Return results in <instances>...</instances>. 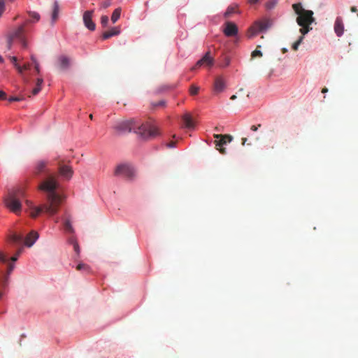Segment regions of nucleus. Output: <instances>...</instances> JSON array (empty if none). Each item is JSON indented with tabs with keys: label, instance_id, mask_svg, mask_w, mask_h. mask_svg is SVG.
<instances>
[{
	"label": "nucleus",
	"instance_id": "obj_25",
	"mask_svg": "<svg viewBox=\"0 0 358 358\" xmlns=\"http://www.w3.org/2000/svg\"><path fill=\"white\" fill-rule=\"evenodd\" d=\"M28 13H29V15L31 18V20H29V23H32V22L34 23L36 22L39 21L40 15L38 13L34 12V11H29Z\"/></svg>",
	"mask_w": 358,
	"mask_h": 358
},
{
	"label": "nucleus",
	"instance_id": "obj_51",
	"mask_svg": "<svg viewBox=\"0 0 358 358\" xmlns=\"http://www.w3.org/2000/svg\"><path fill=\"white\" fill-rule=\"evenodd\" d=\"M3 292L0 291V299L3 297Z\"/></svg>",
	"mask_w": 358,
	"mask_h": 358
},
{
	"label": "nucleus",
	"instance_id": "obj_19",
	"mask_svg": "<svg viewBox=\"0 0 358 358\" xmlns=\"http://www.w3.org/2000/svg\"><path fill=\"white\" fill-rule=\"evenodd\" d=\"M43 83V79L41 78H38L36 80V87L31 90L30 92H27V94L29 97L31 96H35L38 94V92L41 90V86Z\"/></svg>",
	"mask_w": 358,
	"mask_h": 358
},
{
	"label": "nucleus",
	"instance_id": "obj_49",
	"mask_svg": "<svg viewBox=\"0 0 358 358\" xmlns=\"http://www.w3.org/2000/svg\"><path fill=\"white\" fill-rule=\"evenodd\" d=\"M328 92V89L327 87H324L322 90V93H327Z\"/></svg>",
	"mask_w": 358,
	"mask_h": 358
},
{
	"label": "nucleus",
	"instance_id": "obj_39",
	"mask_svg": "<svg viewBox=\"0 0 358 358\" xmlns=\"http://www.w3.org/2000/svg\"><path fill=\"white\" fill-rule=\"evenodd\" d=\"M73 248L76 254L78 255L80 254V247L78 243L73 245Z\"/></svg>",
	"mask_w": 358,
	"mask_h": 358
},
{
	"label": "nucleus",
	"instance_id": "obj_42",
	"mask_svg": "<svg viewBox=\"0 0 358 358\" xmlns=\"http://www.w3.org/2000/svg\"><path fill=\"white\" fill-rule=\"evenodd\" d=\"M175 146H176V142L175 141H171L169 143H167V147L168 148H174Z\"/></svg>",
	"mask_w": 358,
	"mask_h": 358
},
{
	"label": "nucleus",
	"instance_id": "obj_3",
	"mask_svg": "<svg viewBox=\"0 0 358 358\" xmlns=\"http://www.w3.org/2000/svg\"><path fill=\"white\" fill-rule=\"evenodd\" d=\"M292 8L298 15L296 21L301 27L300 33L302 35H306L312 29L310 25L315 21L313 12L310 10L304 9L301 3H294Z\"/></svg>",
	"mask_w": 358,
	"mask_h": 358
},
{
	"label": "nucleus",
	"instance_id": "obj_28",
	"mask_svg": "<svg viewBox=\"0 0 358 358\" xmlns=\"http://www.w3.org/2000/svg\"><path fill=\"white\" fill-rule=\"evenodd\" d=\"M64 227L66 231L69 233H74V229L71 225V223L69 220H66L64 223Z\"/></svg>",
	"mask_w": 358,
	"mask_h": 358
},
{
	"label": "nucleus",
	"instance_id": "obj_13",
	"mask_svg": "<svg viewBox=\"0 0 358 358\" xmlns=\"http://www.w3.org/2000/svg\"><path fill=\"white\" fill-rule=\"evenodd\" d=\"M238 33V27L237 26L231 22H227L225 24V28L224 29V34L227 36H236Z\"/></svg>",
	"mask_w": 358,
	"mask_h": 358
},
{
	"label": "nucleus",
	"instance_id": "obj_37",
	"mask_svg": "<svg viewBox=\"0 0 358 358\" xmlns=\"http://www.w3.org/2000/svg\"><path fill=\"white\" fill-rule=\"evenodd\" d=\"M248 139L247 137L242 138V139H241V141H242L241 144L243 145H245V144H247L248 145H251L252 143H248Z\"/></svg>",
	"mask_w": 358,
	"mask_h": 358
},
{
	"label": "nucleus",
	"instance_id": "obj_34",
	"mask_svg": "<svg viewBox=\"0 0 358 358\" xmlns=\"http://www.w3.org/2000/svg\"><path fill=\"white\" fill-rule=\"evenodd\" d=\"M262 53L260 50H257V48L256 50H255L252 54H251V57L252 58H255L256 57H262Z\"/></svg>",
	"mask_w": 358,
	"mask_h": 358
},
{
	"label": "nucleus",
	"instance_id": "obj_29",
	"mask_svg": "<svg viewBox=\"0 0 358 358\" xmlns=\"http://www.w3.org/2000/svg\"><path fill=\"white\" fill-rule=\"evenodd\" d=\"M276 4H277V0H268L266 3L265 6L267 10H272L273 8H275Z\"/></svg>",
	"mask_w": 358,
	"mask_h": 358
},
{
	"label": "nucleus",
	"instance_id": "obj_5",
	"mask_svg": "<svg viewBox=\"0 0 358 358\" xmlns=\"http://www.w3.org/2000/svg\"><path fill=\"white\" fill-rule=\"evenodd\" d=\"M24 193L21 189L13 191L4 199L6 206L13 213L18 214L22 209L21 199Z\"/></svg>",
	"mask_w": 358,
	"mask_h": 358
},
{
	"label": "nucleus",
	"instance_id": "obj_16",
	"mask_svg": "<svg viewBox=\"0 0 358 358\" xmlns=\"http://www.w3.org/2000/svg\"><path fill=\"white\" fill-rule=\"evenodd\" d=\"M59 172L60 175L67 179H70L73 176V170L71 167L66 165H61L59 167Z\"/></svg>",
	"mask_w": 358,
	"mask_h": 358
},
{
	"label": "nucleus",
	"instance_id": "obj_24",
	"mask_svg": "<svg viewBox=\"0 0 358 358\" xmlns=\"http://www.w3.org/2000/svg\"><path fill=\"white\" fill-rule=\"evenodd\" d=\"M120 15H121V8H116L113 11L112 16H111V20H112L113 23H115L119 20Z\"/></svg>",
	"mask_w": 358,
	"mask_h": 358
},
{
	"label": "nucleus",
	"instance_id": "obj_45",
	"mask_svg": "<svg viewBox=\"0 0 358 358\" xmlns=\"http://www.w3.org/2000/svg\"><path fill=\"white\" fill-rule=\"evenodd\" d=\"M9 101H20V99L17 97H10L9 99Z\"/></svg>",
	"mask_w": 358,
	"mask_h": 358
},
{
	"label": "nucleus",
	"instance_id": "obj_30",
	"mask_svg": "<svg viewBox=\"0 0 358 358\" xmlns=\"http://www.w3.org/2000/svg\"><path fill=\"white\" fill-rule=\"evenodd\" d=\"M303 36H304V35L301 36L299 38V39H298L296 42H294V43H293V45H292V49H293L294 50H295V51H296V50H298L299 45L302 43V41H303Z\"/></svg>",
	"mask_w": 358,
	"mask_h": 358
},
{
	"label": "nucleus",
	"instance_id": "obj_17",
	"mask_svg": "<svg viewBox=\"0 0 358 358\" xmlns=\"http://www.w3.org/2000/svg\"><path fill=\"white\" fill-rule=\"evenodd\" d=\"M334 31L338 36H341L344 31V25L341 17H336L334 23Z\"/></svg>",
	"mask_w": 358,
	"mask_h": 358
},
{
	"label": "nucleus",
	"instance_id": "obj_53",
	"mask_svg": "<svg viewBox=\"0 0 358 358\" xmlns=\"http://www.w3.org/2000/svg\"><path fill=\"white\" fill-rule=\"evenodd\" d=\"M18 17H19L18 15L15 16L13 20H16L18 18Z\"/></svg>",
	"mask_w": 358,
	"mask_h": 358
},
{
	"label": "nucleus",
	"instance_id": "obj_43",
	"mask_svg": "<svg viewBox=\"0 0 358 358\" xmlns=\"http://www.w3.org/2000/svg\"><path fill=\"white\" fill-rule=\"evenodd\" d=\"M165 106V101H160L158 103L155 104V106Z\"/></svg>",
	"mask_w": 358,
	"mask_h": 358
},
{
	"label": "nucleus",
	"instance_id": "obj_12",
	"mask_svg": "<svg viewBox=\"0 0 358 358\" xmlns=\"http://www.w3.org/2000/svg\"><path fill=\"white\" fill-rule=\"evenodd\" d=\"M71 58L66 55H60L57 58V66L62 71L67 70L71 66Z\"/></svg>",
	"mask_w": 358,
	"mask_h": 358
},
{
	"label": "nucleus",
	"instance_id": "obj_35",
	"mask_svg": "<svg viewBox=\"0 0 358 358\" xmlns=\"http://www.w3.org/2000/svg\"><path fill=\"white\" fill-rule=\"evenodd\" d=\"M229 64H230V59L227 57H225L224 59V63L222 64H221L220 66L222 67H225V66H229Z\"/></svg>",
	"mask_w": 358,
	"mask_h": 358
},
{
	"label": "nucleus",
	"instance_id": "obj_40",
	"mask_svg": "<svg viewBox=\"0 0 358 358\" xmlns=\"http://www.w3.org/2000/svg\"><path fill=\"white\" fill-rule=\"evenodd\" d=\"M34 69H35L36 73L39 74L40 73V66H39L38 62H36V64H34Z\"/></svg>",
	"mask_w": 358,
	"mask_h": 358
},
{
	"label": "nucleus",
	"instance_id": "obj_55",
	"mask_svg": "<svg viewBox=\"0 0 358 358\" xmlns=\"http://www.w3.org/2000/svg\"><path fill=\"white\" fill-rule=\"evenodd\" d=\"M27 203L29 206L31 203L29 201H27Z\"/></svg>",
	"mask_w": 358,
	"mask_h": 358
},
{
	"label": "nucleus",
	"instance_id": "obj_26",
	"mask_svg": "<svg viewBox=\"0 0 358 358\" xmlns=\"http://www.w3.org/2000/svg\"><path fill=\"white\" fill-rule=\"evenodd\" d=\"M76 270L87 273L90 272V266L87 264L83 263L78 264L76 266Z\"/></svg>",
	"mask_w": 358,
	"mask_h": 358
},
{
	"label": "nucleus",
	"instance_id": "obj_20",
	"mask_svg": "<svg viewBox=\"0 0 358 358\" xmlns=\"http://www.w3.org/2000/svg\"><path fill=\"white\" fill-rule=\"evenodd\" d=\"M120 33V29L118 27H115L112 28L110 30L105 31L103 35L102 38L103 39H108L112 36H117Z\"/></svg>",
	"mask_w": 358,
	"mask_h": 358
},
{
	"label": "nucleus",
	"instance_id": "obj_46",
	"mask_svg": "<svg viewBox=\"0 0 358 358\" xmlns=\"http://www.w3.org/2000/svg\"><path fill=\"white\" fill-rule=\"evenodd\" d=\"M31 59L33 62L34 64H36V62H38L36 58L34 55L31 56Z\"/></svg>",
	"mask_w": 358,
	"mask_h": 358
},
{
	"label": "nucleus",
	"instance_id": "obj_52",
	"mask_svg": "<svg viewBox=\"0 0 358 358\" xmlns=\"http://www.w3.org/2000/svg\"><path fill=\"white\" fill-rule=\"evenodd\" d=\"M90 118L91 120H92V119H93V115H92V114H90Z\"/></svg>",
	"mask_w": 358,
	"mask_h": 358
},
{
	"label": "nucleus",
	"instance_id": "obj_54",
	"mask_svg": "<svg viewBox=\"0 0 358 358\" xmlns=\"http://www.w3.org/2000/svg\"><path fill=\"white\" fill-rule=\"evenodd\" d=\"M3 61L2 57L0 56V62Z\"/></svg>",
	"mask_w": 358,
	"mask_h": 358
},
{
	"label": "nucleus",
	"instance_id": "obj_56",
	"mask_svg": "<svg viewBox=\"0 0 358 358\" xmlns=\"http://www.w3.org/2000/svg\"><path fill=\"white\" fill-rule=\"evenodd\" d=\"M357 16H358V13H357Z\"/></svg>",
	"mask_w": 358,
	"mask_h": 358
},
{
	"label": "nucleus",
	"instance_id": "obj_41",
	"mask_svg": "<svg viewBox=\"0 0 358 358\" xmlns=\"http://www.w3.org/2000/svg\"><path fill=\"white\" fill-rule=\"evenodd\" d=\"M0 99H6V94L2 90H0Z\"/></svg>",
	"mask_w": 358,
	"mask_h": 358
},
{
	"label": "nucleus",
	"instance_id": "obj_7",
	"mask_svg": "<svg viewBox=\"0 0 358 358\" xmlns=\"http://www.w3.org/2000/svg\"><path fill=\"white\" fill-rule=\"evenodd\" d=\"M273 25V20L267 17L257 20L250 27L249 31L252 35H255L259 32L265 31Z\"/></svg>",
	"mask_w": 358,
	"mask_h": 358
},
{
	"label": "nucleus",
	"instance_id": "obj_48",
	"mask_svg": "<svg viewBox=\"0 0 358 358\" xmlns=\"http://www.w3.org/2000/svg\"><path fill=\"white\" fill-rule=\"evenodd\" d=\"M259 0H249L250 4H255L258 2Z\"/></svg>",
	"mask_w": 358,
	"mask_h": 358
},
{
	"label": "nucleus",
	"instance_id": "obj_2",
	"mask_svg": "<svg viewBox=\"0 0 358 358\" xmlns=\"http://www.w3.org/2000/svg\"><path fill=\"white\" fill-rule=\"evenodd\" d=\"M113 129L119 135L133 131L143 139L152 138L159 135L156 126L148 122L140 124L134 118L118 121L113 125Z\"/></svg>",
	"mask_w": 358,
	"mask_h": 358
},
{
	"label": "nucleus",
	"instance_id": "obj_23",
	"mask_svg": "<svg viewBox=\"0 0 358 358\" xmlns=\"http://www.w3.org/2000/svg\"><path fill=\"white\" fill-rule=\"evenodd\" d=\"M58 13H59V5L57 1H55L54 5H53V11H52V22H54L55 21L57 20V19L58 17Z\"/></svg>",
	"mask_w": 358,
	"mask_h": 358
},
{
	"label": "nucleus",
	"instance_id": "obj_10",
	"mask_svg": "<svg viewBox=\"0 0 358 358\" xmlns=\"http://www.w3.org/2000/svg\"><path fill=\"white\" fill-rule=\"evenodd\" d=\"M214 64V59L210 56V52H207L203 57L200 59L195 64L194 66H193L191 70L194 71L196 69L201 67V66H212Z\"/></svg>",
	"mask_w": 358,
	"mask_h": 358
},
{
	"label": "nucleus",
	"instance_id": "obj_4",
	"mask_svg": "<svg viewBox=\"0 0 358 358\" xmlns=\"http://www.w3.org/2000/svg\"><path fill=\"white\" fill-rule=\"evenodd\" d=\"M29 20L24 21L22 24L11 28L7 34V41L8 49L11 48L12 43L14 41H17L24 49L28 47L27 39V26Z\"/></svg>",
	"mask_w": 358,
	"mask_h": 358
},
{
	"label": "nucleus",
	"instance_id": "obj_50",
	"mask_svg": "<svg viewBox=\"0 0 358 358\" xmlns=\"http://www.w3.org/2000/svg\"><path fill=\"white\" fill-rule=\"evenodd\" d=\"M236 99V95H232L230 98L231 100H235Z\"/></svg>",
	"mask_w": 358,
	"mask_h": 358
},
{
	"label": "nucleus",
	"instance_id": "obj_15",
	"mask_svg": "<svg viewBox=\"0 0 358 358\" xmlns=\"http://www.w3.org/2000/svg\"><path fill=\"white\" fill-rule=\"evenodd\" d=\"M38 234L35 231H31L24 238V244L27 247H31L34 245L36 241L38 238Z\"/></svg>",
	"mask_w": 358,
	"mask_h": 358
},
{
	"label": "nucleus",
	"instance_id": "obj_14",
	"mask_svg": "<svg viewBox=\"0 0 358 358\" xmlns=\"http://www.w3.org/2000/svg\"><path fill=\"white\" fill-rule=\"evenodd\" d=\"M225 81L222 76L215 78L213 85V90L215 93L218 94L223 92L225 89Z\"/></svg>",
	"mask_w": 358,
	"mask_h": 358
},
{
	"label": "nucleus",
	"instance_id": "obj_38",
	"mask_svg": "<svg viewBox=\"0 0 358 358\" xmlns=\"http://www.w3.org/2000/svg\"><path fill=\"white\" fill-rule=\"evenodd\" d=\"M68 241H69V243L70 244H71V245H73L75 243H78V242H77V241H76V238H75V237H73V236L70 237V238H69Z\"/></svg>",
	"mask_w": 358,
	"mask_h": 358
},
{
	"label": "nucleus",
	"instance_id": "obj_31",
	"mask_svg": "<svg viewBox=\"0 0 358 358\" xmlns=\"http://www.w3.org/2000/svg\"><path fill=\"white\" fill-rule=\"evenodd\" d=\"M199 87L192 85L189 87V94L192 96L196 95L199 93Z\"/></svg>",
	"mask_w": 358,
	"mask_h": 358
},
{
	"label": "nucleus",
	"instance_id": "obj_22",
	"mask_svg": "<svg viewBox=\"0 0 358 358\" xmlns=\"http://www.w3.org/2000/svg\"><path fill=\"white\" fill-rule=\"evenodd\" d=\"M10 241L15 244L21 243L23 240L22 234H13L9 237Z\"/></svg>",
	"mask_w": 358,
	"mask_h": 358
},
{
	"label": "nucleus",
	"instance_id": "obj_21",
	"mask_svg": "<svg viewBox=\"0 0 358 358\" xmlns=\"http://www.w3.org/2000/svg\"><path fill=\"white\" fill-rule=\"evenodd\" d=\"M30 66H31V65L29 63H25L22 66L20 65V67L22 68V73H18L22 76L23 82L25 84H28L29 83V78L28 76H27L24 74V71L29 70L30 69Z\"/></svg>",
	"mask_w": 358,
	"mask_h": 358
},
{
	"label": "nucleus",
	"instance_id": "obj_1",
	"mask_svg": "<svg viewBox=\"0 0 358 358\" xmlns=\"http://www.w3.org/2000/svg\"><path fill=\"white\" fill-rule=\"evenodd\" d=\"M48 162L38 161L35 166L34 173L36 176L42 173L47 175L46 178L39 185V189L46 193V202L38 206H30V216L36 218L44 212L52 216L58 212L62 201V196L57 192L59 182L56 177L50 174L47 168Z\"/></svg>",
	"mask_w": 358,
	"mask_h": 358
},
{
	"label": "nucleus",
	"instance_id": "obj_18",
	"mask_svg": "<svg viewBox=\"0 0 358 358\" xmlns=\"http://www.w3.org/2000/svg\"><path fill=\"white\" fill-rule=\"evenodd\" d=\"M184 127L187 129H193L194 124L192 120V117L189 113H185L182 117Z\"/></svg>",
	"mask_w": 358,
	"mask_h": 358
},
{
	"label": "nucleus",
	"instance_id": "obj_9",
	"mask_svg": "<svg viewBox=\"0 0 358 358\" xmlns=\"http://www.w3.org/2000/svg\"><path fill=\"white\" fill-rule=\"evenodd\" d=\"M214 137L217 141H215V145L217 147V149L219 150L220 152L222 155L226 154V150L225 148H222L224 145H226L227 143H230L233 137L231 135H222V134H215L214 135Z\"/></svg>",
	"mask_w": 358,
	"mask_h": 358
},
{
	"label": "nucleus",
	"instance_id": "obj_33",
	"mask_svg": "<svg viewBox=\"0 0 358 358\" xmlns=\"http://www.w3.org/2000/svg\"><path fill=\"white\" fill-rule=\"evenodd\" d=\"M108 17L106 15H103L101 17V23L103 27H106L108 25Z\"/></svg>",
	"mask_w": 358,
	"mask_h": 358
},
{
	"label": "nucleus",
	"instance_id": "obj_32",
	"mask_svg": "<svg viewBox=\"0 0 358 358\" xmlns=\"http://www.w3.org/2000/svg\"><path fill=\"white\" fill-rule=\"evenodd\" d=\"M236 10L235 7L230 6L227 9L226 12L224 13V17H229L231 14L236 13Z\"/></svg>",
	"mask_w": 358,
	"mask_h": 358
},
{
	"label": "nucleus",
	"instance_id": "obj_44",
	"mask_svg": "<svg viewBox=\"0 0 358 358\" xmlns=\"http://www.w3.org/2000/svg\"><path fill=\"white\" fill-rule=\"evenodd\" d=\"M110 5V1H106V2L103 3V7L105 8H108Z\"/></svg>",
	"mask_w": 358,
	"mask_h": 358
},
{
	"label": "nucleus",
	"instance_id": "obj_36",
	"mask_svg": "<svg viewBox=\"0 0 358 358\" xmlns=\"http://www.w3.org/2000/svg\"><path fill=\"white\" fill-rule=\"evenodd\" d=\"M261 127H262L261 124H259L257 125H252L250 127V130L252 131H257L258 130V129L260 128Z\"/></svg>",
	"mask_w": 358,
	"mask_h": 358
},
{
	"label": "nucleus",
	"instance_id": "obj_47",
	"mask_svg": "<svg viewBox=\"0 0 358 358\" xmlns=\"http://www.w3.org/2000/svg\"><path fill=\"white\" fill-rule=\"evenodd\" d=\"M350 10H351L352 13H356V12H357V7H356V6H352V7L350 8Z\"/></svg>",
	"mask_w": 358,
	"mask_h": 358
},
{
	"label": "nucleus",
	"instance_id": "obj_8",
	"mask_svg": "<svg viewBox=\"0 0 358 358\" xmlns=\"http://www.w3.org/2000/svg\"><path fill=\"white\" fill-rule=\"evenodd\" d=\"M114 173L116 176H121L127 180H132L136 175L133 167L124 164L117 166Z\"/></svg>",
	"mask_w": 358,
	"mask_h": 358
},
{
	"label": "nucleus",
	"instance_id": "obj_27",
	"mask_svg": "<svg viewBox=\"0 0 358 358\" xmlns=\"http://www.w3.org/2000/svg\"><path fill=\"white\" fill-rule=\"evenodd\" d=\"M9 59L10 60L11 63L13 64V66L15 67L18 73H22V68L20 67V65L17 62V58L15 56H10Z\"/></svg>",
	"mask_w": 358,
	"mask_h": 358
},
{
	"label": "nucleus",
	"instance_id": "obj_6",
	"mask_svg": "<svg viewBox=\"0 0 358 358\" xmlns=\"http://www.w3.org/2000/svg\"><path fill=\"white\" fill-rule=\"evenodd\" d=\"M22 249H19L16 254L13 256L10 259L6 254L3 252H0V261L2 263L7 264V272L6 274L4 275L1 279H0V286L1 287H5L7 285L8 277L10 274L12 273L14 269V264L12 262H15L17 260L18 257L22 253Z\"/></svg>",
	"mask_w": 358,
	"mask_h": 358
},
{
	"label": "nucleus",
	"instance_id": "obj_11",
	"mask_svg": "<svg viewBox=\"0 0 358 358\" xmlns=\"http://www.w3.org/2000/svg\"><path fill=\"white\" fill-rule=\"evenodd\" d=\"M93 10H87L83 14V22L85 26L90 31L95 30L96 24L92 21Z\"/></svg>",
	"mask_w": 358,
	"mask_h": 358
}]
</instances>
